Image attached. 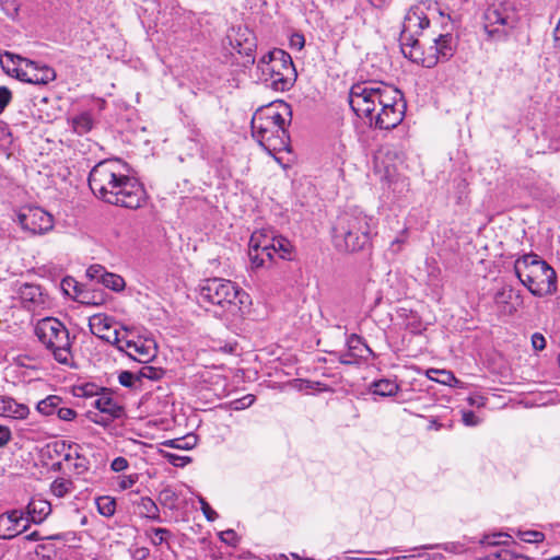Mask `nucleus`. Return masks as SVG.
Returning a JSON list of instances; mask_svg holds the SVG:
<instances>
[{
	"label": "nucleus",
	"mask_w": 560,
	"mask_h": 560,
	"mask_svg": "<svg viewBox=\"0 0 560 560\" xmlns=\"http://www.w3.org/2000/svg\"><path fill=\"white\" fill-rule=\"evenodd\" d=\"M517 536L521 540L529 544L541 542L545 539V535L538 530H524L518 532Z\"/></svg>",
	"instance_id": "473e14b6"
},
{
	"label": "nucleus",
	"mask_w": 560,
	"mask_h": 560,
	"mask_svg": "<svg viewBox=\"0 0 560 560\" xmlns=\"http://www.w3.org/2000/svg\"><path fill=\"white\" fill-rule=\"evenodd\" d=\"M100 283L116 292H119L125 288L124 278L110 272H106Z\"/></svg>",
	"instance_id": "cd10ccee"
},
{
	"label": "nucleus",
	"mask_w": 560,
	"mask_h": 560,
	"mask_svg": "<svg viewBox=\"0 0 560 560\" xmlns=\"http://www.w3.org/2000/svg\"><path fill=\"white\" fill-rule=\"evenodd\" d=\"M57 417L62 421H72L77 417V411L72 408L59 405V408L57 409Z\"/></svg>",
	"instance_id": "4c0bfd02"
},
{
	"label": "nucleus",
	"mask_w": 560,
	"mask_h": 560,
	"mask_svg": "<svg viewBox=\"0 0 560 560\" xmlns=\"http://www.w3.org/2000/svg\"><path fill=\"white\" fill-rule=\"evenodd\" d=\"M72 459H74L73 469H74L75 474L81 475V474L86 472L90 469V460L86 457H84L78 453H75L74 457L70 453L65 455V460L69 462Z\"/></svg>",
	"instance_id": "c756f323"
},
{
	"label": "nucleus",
	"mask_w": 560,
	"mask_h": 560,
	"mask_svg": "<svg viewBox=\"0 0 560 560\" xmlns=\"http://www.w3.org/2000/svg\"><path fill=\"white\" fill-rule=\"evenodd\" d=\"M316 386H317V393L327 389V386L323 385L319 381H317Z\"/></svg>",
	"instance_id": "0e129e2a"
},
{
	"label": "nucleus",
	"mask_w": 560,
	"mask_h": 560,
	"mask_svg": "<svg viewBox=\"0 0 560 560\" xmlns=\"http://www.w3.org/2000/svg\"><path fill=\"white\" fill-rule=\"evenodd\" d=\"M38 342L59 364L70 366L73 361L72 343L68 328L55 317L39 319L34 326Z\"/></svg>",
	"instance_id": "0eeeda50"
},
{
	"label": "nucleus",
	"mask_w": 560,
	"mask_h": 560,
	"mask_svg": "<svg viewBox=\"0 0 560 560\" xmlns=\"http://www.w3.org/2000/svg\"><path fill=\"white\" fill-rule=\"evenodd\" d=\"M373 8H375V7L371 5L370 1L368 0V3H366V5L364 8H357L355 9L357 15L361 18L363 23L368 22L370 13L371 14L373 13Z\"/></svg>",
	"instance_id": "de8ad7c7"
},
{
	"label": "nucleus",
	"mask_w": 560,
	"mask_h": 560,
	"mask_svg": "<svg viewBox=\"0 0 560 560\" xmlns=\"http://www.w3.org/2000/svg\"><path fill=\"white\" fill-rule=\"evenodd\" d=\"M125 167L118 159L98 162L89 174V186L106 203L138 209L144 205L147 192L138 179L125 173Z\"/></svg>",
	"instance_id": "f257e3e1"
},
{
	"label": "nucleus",
	"mask_w": 560,
	"mask_h": 560,
	"mask_svg": "<svg viewBox=\"0 0 560 560\" xmlns=\"http://www.w3.org/2000/svg\"><path fill=\"white\" fill-rule=\"evenodd\" d=\"M428 376L431 380H434V381L440 382L445 385H448L453 381H456L454 374L452 372H448L445 370L431 369L428 371Z\"/></svg>",
	"instance_id": "2f4dec72"
},
{
	"label": "nucleus",
	"mask_w": 560,
	"mask_h": 560,
	"mask_svg": "<svg viewBox=\"0 0 560 560\" xmlns=\"http://www.w3.org/2000/svg\"><path fill=\"white\" fill-rule=\"evenodd\" d=\"M110 468L116 471V472H119V471H124L125 469L128 468V460L125 458V457H116L112 464H110Z\"/></svg>",
	"instance_id": "49530a36"
},
{
	"label": "nucleus",
	"mask_w": 560,
	"mask_h": 560,
	"mask_svg": "<svg viewBox=\"0 0 560 560\" xmlns=\"http://www.w3.org/2000/svg\"><path fill=\"white\" fill-rule=\"evenodd\" d=\"M18 293L25 305L32 304L37 306L44 304L45 302L42 289L36 284L24 283L20 287Z\"/></svg>",
	"instance_id": "4be33fe9"
},
{
	"label": "nucleus",
	"mask_w": 560,
	"mask_h": 560,
	"mask_svg": "<svg viewBox=\"0 0 560 560\" xmlns=\"http://www.w3.org/2000/svg\"><path fill=\"white\" fill-rule=\"evenodd\" d=\"M371 82L372 81L353 84L349 93V104L358 116L368 118L370 124L375 127L376 112L381 109L382 103L377 101L372 103L370 100L363 98L366 96L365 93H363V89L371 88Z\"/></svg>",
	"instance_id": "4468645a"
},
{
	"label": "nucleus",
	"mask_w": 560,
	"mask_h": 560,
	"mask_svg": "<svg viewBox=\"0 0 560 560\" xmlns=\"http://www.w3.org/2000/svg\"><path fill=\"white\" fill-rule=\"evenodd\" d=\"M429 24V19L419 7H412L406 13L399 37L400 48L405 57L410 59L411 50L420 48L418 36Z\"/></svg>",
	"instance_id": "ddd939ff"
},
{
	"label": "nucleus",
	"mask_w": 560,
	"mask_h": 560,
	"mask_svg": "<svg viewBox=\"0 0 560 560\" xmlns=\"http://www.w3.org/2000/svg\"><path fill=\"white\" fill-rule=\"evenodd\" d=\"M139 514L143 517L160 521V510L149 497H142L138 502Z\"/></svg>",
	"instance_id": "393cba45"
},
{
	"label": "nucleus",
	"mask_w": 560,
	"mask_h": 560,
	"mask_svg": "<svg viewBox=\"0 0 560 560\" xmlns=\"http://www.w3.org/2000/svg\"><path fill=\"white\" fill-rule=\"evenodd\" d=\"M88 418L90 421H92L95 424L107 427L116 418H112L110 416H107L105 413L100 412H88Z\"/></svg>",
	"instance_id": "f704fd0d"
},
{
	"label": "nucleus",
	"mask_w": 560,
	"mask_h": 560,
	"mask_svg": "<svg viewBox=\"0 0 560 560\" xmlns=\"http://www.w3.org/2000/svg\"><path fill=\"white\" fill-rule=\"evenodd\" d=\"M59 405H62V398L57 395H49L37 402L36 410L44 416L57 415Z\"/></svg>",
	"instance_id": "b1692460"
},
{
	"label": "nucleus",
	"mask_w": 560,
	"mask_h": 560,
	"mask_svg": "<svg viewBox=\"0 0 560 560\" xmlns=\"http://www.w3.org/2000/svg\"><path fill=\"white\" fill-rule=\"evenodd\" d=\"M73 490V481L67 478H56L50 485V492L57 498H65Z\"/></svg>",
	"instance_id": "a878e982"
},
{
	"label": "nucleus",
	"mask_w": 560,
	"mask_h": 560,
	"mask_svg": "<svg viewBox=\"0 0 560 560\" xmlns=\"http://www.w3.org/2000/svg\"><path fill=\"white\" fill-rule=\"evenodd\" d=\"M25 539H26V540H28V541H38V540L44 539V537H43V536H40V535H39V533H38L37 530H34V532H32V533L27 534V535L25 536Z\"/></svg>",
	"instance_id": "13d9d810"
},
{
	"label": "nucleus",
	"mask_w": 560,
	"mask_h": 560,
	"mask_svg": "<svg viewBox=\"0 0 560 560\" xmlns=\"http://www.w3.org/2000/svg\"><path fill=\"white\" fill-rule=\"evenodd\" d=\"M18 222L23 230L42 234L52 229V217L38 207L25 208L18 214Z\"/></svg>",
	"instance_id": "2eb2a0df"
},
{
	"label": "nucleus",
	"mask_w": 560,
	"mask_h": 560,
	"mask_svg": "<svg viewBox=\"0 0 560 560\" xmlns=\"http://www.w3.org/2000/svg\"><path fill=\"white\" fill-rule=\"evenodd\" d=\"M104 302L102 295H93L90 298L88 294H83L81 299V303L90 304V305H101Z\"/></svg>",
	"instance_id": "603ef678"
},
{
	"label": "nucleus",
	"mask_w": 560,
	"mask_h": 560,
	"mask_svg": "<svg viewBox=\"0 0 560 560\" xmlns=\"http://www.w3.org/2000/svg\"><path fill=\"white\" fill-rule=\"evenodd\" d=\"M12 438L11 431L5 425H0V448L5 446Z\"/></svg>",
	"instance_id": "3c124183"
},
{
	"label": "nucleus",
	"mask_w": 560,
	"mask_h": 560,
	"mask_svg": "<svg viewBox=\"0 0 560 560\" xmlns=\"http://www.w3.org/2000/svg\"><path fill=\"white\" fill-rule=\"evenodd\" d=\"M198 501L200 503V508H201V511L205 515V517L209 521V522H213L218 518V513L211 509V506L209 505V503L206 501L205 498L202 497H199L198 498Z\"/></svg>",
	"instance_id": "e433bc0d"
},
{
	"label": "nucleus",
	"mask_w": 560,
	"mask_h": 560,
	"mask_svg": "<svg viewBox=\"0 0 560 560\" xmlns=\"http://www.w3.org/2000/svg\"><path fill=\"white\" fill-rule=\"evenodd\" d=\"M94 120L92 115L88 112L81 113L72 118L73 130L78 135H85L93 128Z\"/></svg>",
	"instance_id": "bb28decb"
},
{
	"label": "nucleus",
	"mask_w": 560,
	"mask_h": 560,
	"mask_svg": "<svg viewBox=\"0 0 560 560\" xmlns=\"http://www.w3.org/2000/svg\"><path fill=\"white\" fill-rule=\"evenodd\" d=\"M270 248L281 259L291 260L293 245L283 236H276L272 232L256 231L252 234L248 243V256L253 267H261L265 264V256L270 257Z\"/></svg>",
	"instance_id": "9b49d317"
},
{
	"label": "nucleus",
	"mask_w": 560,
	"mask_h": 560,
	"mask_svg": "<svg viewBox=\"0 0 560 560\" xmlns=\"http://www.w3.org/2000/svg\"><path fill=\"white\" fill-rule=\"evenodd\" d=\"M363 93L372 103H382L381 109L376 112L375 128L389 130L397 127L404 119L406 102L402 93L393 85L384 82H371V88H364Z\"/></svg>",
	"instance_id": "423d86ee"
},
{
	"label": "nucleus",
	"mask_w": 560,
	"mask_h": 560,
	"mask_svg": "<svg viewBox=\"0 0 560 560\" xmlns=\"http://www.w3.org/2000/svg\"><path fill=\"white\" fill-rule=\"evenodd\" d=\"M292 386L295 387L300 392L310 393V389L314 388V383L308 380L296 378L292 382Z\"/></svg>",
	"instance_id": "a19ab883"
},
{
	"label": "nucleus",
	"mask_w": 560,
	"mask_h": 560,
	"mask_svg": "<svg viewBox=\"0 0 560 560\" xmlns=\"http://www.w3.org/2000/svg\"><path fill=\"white\" fill-rule=\"evenodd\" d=\"M93 406L107 416L112 418L120 419L125 416V409L121 405H119L112 396L109 395H101L97 397Z\"/></svg>",
	"instance_id": "aec40b11"
},
{
	"label": "nucleus",
	"mask_w": 560,
	"mask_h": 560,
	"mask_svg": "<svg viewBox=\"0 0 560 560\" xmlns=\"http://www.w3.org/2000/svg\"><path fill=\"white\" fill-rule=\"evenodd\" d=\"M258 68L265 85L277 92L290 90L296 79L292 58L282 49H275L264 55L258 62Z\"/></svg>",
	"instance_id": "6e6552de"
},
{
	"label": "nucleus",
	"mask_w": 560,
	"mask_h": 560,
	"mask_svg": "<svg viewBox=\"0 0 560 560\" xmlns=\"http://www.w3.org/2000/svg\"><path fill=\"white\" fill-rule=\"evenodd\" d=\"M220 538L222 541L230 546H236L238 542V537L233 529H226L220 534Z\"/></svg>",
	"instance_id": "79ce46f5"
},
{
	"label": "nucleus",
	"mask_w": 560,
	"mask_h": 560,
	"mask_svg": "<svg viewBox=\"0 0 560 560\" xmlns=\"http://www.w3.org/2000/svg\"><path fill=\"white\" fill-rule=\"evenodd\" d=\"M30 527L28 517L21 510L0 514V539H12Z\"/></svg>",
	"instance_id": "f3484780"
},
{
	"label": "nucleus",
	"mask_w": 560,
	"mask_h": 560,
	"mask_svg": "<svg viewBox=\"0 0 560 560\" xmlns=\"http://www.w3.org/2000/svg\"><path fill=\"white\" fill-rule=\"evenodd\" d=\"M463 422L465 425L474 427L477 425L480 421L479 418L475 415L474 411H463Z\"/></svg>",
	"instance_id": "8fccbe9b"
},
{
	"label": "nucleus",
	"mask_w": 560,
	"mask_h": 560,
	"mask_svg": "<svg viewBox=\"0 0 560 560\" xmlns=\"http://www.w3.org/2000/svg\"><path fill=\"white\" fill-rule=\"evenodd\" d=\"M482 542L488 544V545H493V546L498 545V542L494 540H491L489 536H487Z\"/></svg>",
	"instance_id": "69168bd1"
},
{
	"label": "nucleus",
	"mask_w": 560,
	"mask_h": 560,
	"mask_svg": "<svg viewBox=\"0 0 560 560\" xmlns=\"http://www.w3.org/2000/svg\"><path fill=\"white\" fill-rule=\"evenodd\" d=\"M121 328L125 330V335L124 341L116 346L119 351L125 352L129 358L141 363H147L155 357L156 351L152 340H143L141 338L137 340L128 339L129 328L126 326H121Z\"/></svg>",
	"instance_id": "dca6fc26"
},
{
	"label": "nucleus",
	"mask_w": 560,
	"mask_h": 560,
	"mask_svg": "<svg viewBox=\"0 0 560 560\" xmlns=\"http://www.w3.org/2000/svg\"><path fill=\"white\" fill-rule=\"evenodd\" d=\"M199 299L214 307L215 316L234 319L241 317L250 304L249 295L231 280L210 278L199 285Z\"/></svg>",
	"instance_id": "7ed1b4c3"
},
{
	"label": "nucleus",
	"mask_w": 560,
	"mask_h": 560,
	"mask_svg": "<svg viewBox=\"0 0 560 560\" xmlns=\"http://www.w3.org/2000/svg\"><path fill=\"white\" fill-rule=\"evenodd\" d=\"M254 139L267 152H281L288 149L289 133L285 119L272 105L258 108L250 121Z\"/></svg>",
	"instance_id": "20e7f679"
},
{
	"label": "nucleus",
	"mask_w": 560,
	"mask_h": 560,
	"mask_svg": "<svg viewBox=\"0 0 560 560\" xmlns=\"http://www.w3.org/2000/svg\"><path fill=\"white\" fill-rule=\"evenodd\" d=\"M468 402L470 406L481 407L485 405V399L481 396H470L468 397Z\"/></svg>",
	"instance_id": "6e6d98bb"
},
{
	"label": "nucleus",
	"mask_w": 560,
	"mask_h": 560,
	"mask_svg": "<svg viewBox=\"0 0 560 560\" xmlns=\"http://www.w3.org/2000/svg\"><path fill=\"white\" fill-rule=\"evenodd\" d=\"M520 16L516 9L506 2L489 5L482 14V25L487 38L504 42L516 30Z\"/></svg>",
	"instance_id": "1a4fd4ad"
},
{
	"label": "nucleus",
	"mask_w": 560,
	"mask_h": 560,
	"mask_svg": "<svg viewBox=\"0 0 560 560\" xmlns=\"http://www.w3.org/2000/svg\"><path fill=\"white\" fill-rule=\"evenodd\" d=\"M532 345L535 350L541 351L546 348V339L541 334L535 332L532 336Z\"/></svg>",
	"instance_id": "09e8293b"
},
{
	"label": "nucleus",
	"mask_w": 560,
	"mask_h": 560,
	"mask_svg": "<svg viewBox=\"0 0 560 560\" xmlns=\"http://www.w3.org/2000/svg\"><path fill=\"white\" fill-rule=\"evenodd\" d=\"M373 218L359 208L339 213L331 223V242L340 253H357L370 247Z\"/></svg>",
	"instance_id": "f03ea898"
},
{
	"label": "nucleus",
	"mask_w": 560,
	"mask_h": 560,
	"mask_svg": "<svg viewBox=\"0 0 560 560\" xmlns=\"http://www.w3.org/2000/svg\"><path fill=\"white\" fill-rule=\"evenodd\" d=\"M107 271L104 269V267L100 266V265H93L91 266L88 271H86V275L92 279V280H96L97 282H101L102 278L104 277V275L106 273Z\"/></svg>",
	"instance_id": "58836bf2"
},
{
	"label": "nucleus",
	"mask_w": 560,
	"mask_h": 560,
	"mask_svg": "<svg viewBox=\"0 0 560 560\" xmlns=\"http://www.w3.org/2000/svg\"><path fill=\"white\" fill-rule=\"evenodd\" d=\"M305 46V37L301 33H293L290 36V47L301 50Z\"/></svg>",
	"instance_id": "37998d69"
},
{
	"label": "nucleus",
	"mask_w": 560,
	"mask_h": 560,
	"mask_svg": "<svg viewBox=\"0 0 560 560\" xmlns=\"http://www.w3.org/2000/svg\"><path fill=\"white\" fill-rule=\"evenodd\" d=\"M339 560H377V559H375V558H360V557L345 556V557L340 558Z\"/></svg>",
	"instance_id": "e2e57ef3"
},
{
	"label": "nucleus",
	"mask_w": 560,
	"mask_h": 560,
	"mask_svg": "<svg viewBox=\"0 0 560 560\" xmlns=\"http://www.w3.org/2000/svg\"><path fill=\"white\" fill-rule=\"evenodd\" d=\"M96 505L100 514L109 517L114 515L116 511V502L113 498L104 495L96 500Z\"/></svg>",
	"instance_id": "c85d7f7f"
},
{
	"label": "nucleus",
	"mask_w": 560,
	"mask_h": 560,
	"mask_svg": "<svg viewBox=\"0 0 560 560\" xmlns=\"http://www.w3.org/2000/svg\"><path fill=\"white\" fill-rule=\"evenodd\" d=\"M137 380V374L129 371H124L119 374L118 381L125 387H131Z\"/></svg>",
	"instance_id": "ea45409f"
},
{
	"label": "nucleus",
	"mask_w": 560,
	"mask_h": 560,
	"mask_svg": "<svg viewBox=\"0 0 560 560\" xmlns=\"http://www.w3.org/2000/svg\"><path fill=\"white\" fill-rule=\"evenodd\" d=\"M517 279L535 296L551 295L557 291V273L555 269L536 254H527L514 264Z\"/></svg>",
	"instance_id": "39448f33"
},
{
	"label": "nucleus",
	"mask_w": 560,
	"mask_h": 560,
	"mask_svg": "<svg viewBox=\"0 0 560 560\" xmlns=\"http://www.w3.org/2000/svg\"><path fill=\"white\" fill-rule=\"evenodd\" d=\"M137 481V477L136 476H127V477H124V479L120 481L119 483V487L121 489H128V488H131Z\"/></svg>",
	"instance_id": "864d4df0"
},
{
	"label": "nucleus",
	"mask_w": 560,
	"mask_h": 560,
	"mask_svg": "<svg viewBox=\"0 0 560 560\" xmlns=\"http://www.w3.org/2000/svg\"><path fill=\"white\" fill-rule=\"evenodd\" d=\"M512 292L511 287L504 285L495 292L493 300L497 304H508L512 299Z\"/></svg>",
	"instance_id": "c9c22d12"
},
{
	"label": "nucleus",
	"mask_w": 560,
	"mask_h": 560,
	"mask_svg": "<svg viewBox=\"0 0 560 560\" xmlns=\"http://www.w3.org/2000/svg\"><path fill=\"white\" fill-rule=\"evenodd\" d=\"M114 318L104 314H95L89 322L93 335L116 347L124 341V335L117 328H114Z\"/></svg>",
	"instance_id": "a211bd4d"
},
{
	"label": "nucleus",
	"mask_w": 560,
	"mask_h": 560,
	"mask_svg": "<svg viewBox=\"0 0 560 560\" xmlns=\"http://www.w3.org/2000/svg\"><path fill=\"white\" fill-rule=\"evenodd\" d=\"M405 238L397 237L390 243V247L397 252L400 249V246L405 243Z\"/></svg>",
	"instance_id": "bf43d9fd"
},
{
	"label": "nucleus",
	"mask_w": 560,
	"mask_h": 560,
	"mask_svg": "<svg viewBox=\"0 0 560 560\" xmlns=\"http://www.w3.org/2000/svg\"><path fill=\"white\" fill-rule=\"evenodd\" d=\"M164 375V371L160 368H154L151 365H143L139 372L137 373V380L148 378L151 381H158L162 378Z\"/></svg>",
	"instance_id": "7c9ffc66"
},
{
	"label": "nucleus",
	"mask_w": 560,
	"mask_h": 560,
	"mask_svg": "<svg viewBox=\"0 0 560 560\" xmlns=\"http://www.w3.org/2000/svg\"><path fill=\"white\" fill-rule=\"evenodd\" d=\"M176 459H182L180 457H177L175 455H172L171 456V463L174 465V466H178L179 464L176 463ZM180 465H184L183 463Z\"/></svg>",
	"instance_id": "338daca9"
},
{
	"label": "nucleus",
	"mask_w": 560,
	"mask_h": 560,
	"mask_svg": "<svg viewBox=\"0 0 560 560\" xmlns=\"http://www.w3.org/2000/svg\"><path fill=\"white\" fill-rule=\"evenodd\" d=\"M457 46V39L452 34H441L433 39V45L425 52L420 46L411 50L410 60L424 68H433L440 61H447L453 57Z\"/></svg>",
	"instance_id": "f8f14e48"
},
{
	"label": "nucleus",
	"mask_w": 560,
	"mask_h": 560,
	"mask_svg": "<svg viewBox=\"0 0 560 560\" xmlns=\"http://www.w3.org/2000/svg\"><path fill=\"white\" fill-rule=\"evenodd\" d=\"M151 532L153 534V536H151V542L154 546H160L163 542H166L167 539L172 536L171 532L167 528L158 527L152 528Z\"/></svg>",
	"instance_id": "72a5a7b5"
},
{
	"label": "nucleus",
	"mask_w": 560,
	"mask_h": 560,
	"mask_svg": "<svg viewBox=\"0 0 560 560\" xmlns=\"http://www.w3.org/2000/svg\"><path fill=\"white\" fill-rule=\"evenodd\" d=\"M279 560H313L312 558H302L296 553H291V556L280 555Z\"/></svg>",
	"instance_id": "4d7b16f0"
},
{
	"label": "nucleus",
	"mask_w": 560,
	"mask_h": 560,
	"mask_svg": "<svg viewBox=\"0 0 560 560\" xmlns=\"http://www.w3.org/2000/svg\"><path fill=\"white\" fill-rule=\"evenodd\" d=\"M0 63L8 72L13 71L19 80L37 85H46L56 79V71L42 62L5 51Z\"/></svg>",
	"instance_id": "9d476101"
},
{
	"label": "nucleus",
	"mask_w": 560,
	"mask_h": 560,
	"mask_svg": "<svg viewBox=\"0 0 560 560\" xmlns=\"http://www.w3.org/2000/svg\"><path fill=\"white\" fill-rule=\"evenodd\" d=\"M342 149H343V145L340 142L335 141L332 143L331 150L335 155H339L341 153Z\"/></svg>",
	"instance_id": "680f3d73"
},
{
	"label": "nucleus",
	"mask_w": 560,
	"mask_h": 560,
	"mask_svg": "<svg viewBox=\"0 0 560 560\" xmlns=\"http://www.w3.org/2000/svg\"><path fill=\"white\" fill-rule=\"evenodd\" d=\"M370 389L373 394L378 395L381 397H392L398 393L399 385L394 380L381 378L374 381L370 385Z\"/></svg>",
	"instance_id": "5701e85b"
},
{
	"label": "nucleus",
	"mask_w": 560,
	"mask_h": 560,
	"mask_svg": "<svg viewBox=\"0 0 560 560\" xmlns=\"http://www.w3.org/2000/svg\"><path fill=\"white\" fill-rule=\"evenodd\" d=\"M509 558H511V555L506 550H495L489 552L481 560H510Z\"/></svg>",
	"instance_id": "a18cd8bd"
},
{
	"label": "nucleus",
	"mask_w": 560,
	"mask_h": 560,
	"mask_svg": "<svg viewBox=\"0 0 560 560\" xmlns=\"http://www.w3.org/2000/svg\"><path fill=\"white\" fill-rule=\"evenodd\" d=\"M509 559H510V560H529L528 558H521V557H515V558H513L512 556H511V558H509Z\"/></svg>",
	"instance_id": "774afa93"
},
{
	"label": "nucleus",
	"mask_w": 560,
	"mask_h": 560,
	"mask_svg": "<svg viewBox=\"0 0 560 560\" xmlns=\"http://www.w3.org/2000/svg\"><path fill=\"white\" fill-rule=\"evenodd\" d=\"M28 415L30 408L26 405L18 402L12 397L0 396V416L23 420Z\"/></svg>",
	"instance_id": "6ab92c4d"
},
{
	"label": "nucleus",
	"mask_w": 560,
	"mask_h": 560,
	"mask_svg": "<svg viewBox=\"0 0 560 560\" xmlns=\"http://www.w3.org/2000/svg\"><path fill=\"white\" fill-rule=\"evenodd\" d=\"M51 513V504L44 499H32L27 505L30 524H40Z\"/></svg>",
	"instance_id": "412c9836"
},
{
	"label": "nucleus",
	"mask_w": 560,
	"mask_h": 560,
	"mask_svg": "<svg viewBox=\"0 0 560 560\" xmlns=\"http://www.w3.org/2000/svg\"><path fill=\"white\" fill-rule=\"evenodd\" d=\"M12 98L11 91L5 86H0V114L3 112L5 106L10 103Z\"/></svg>",
	"instance_id": "c03bdc74"
},
{
	"label": "nucleus",
	"mask_w": 560,
	"mask_h": 560,
	"mask_svg": "<svg viewBox=\"0 0 560 560\" xmlns=\"http://www.w3.org/2000/svg\"><path fill=\"white\" fill-rule=\"evenodd\" d=\"M371 5L380 9L386 5L390 0H369Z\"/></svg>",
	"instance_id": "052dcab7"
},
{
	"label": "nucleus",
	"mask_w": 560,
	"mask_h": 560,
	"mask_svg": "<svg viewBox=\"0 0 560 560\" xmlns=\"http://www.w3.org/2000/svg\"><path fill=\"white\" fill-rule=\"evenodd\" d=\"M359 346H363L366 348V346L362 342L361 338L358 337V336H352L350 339H349V348L351 350H355L359 348Z\"/></svg>",
	"instance_id": "5fc2aeb1"
}]
</instances>
